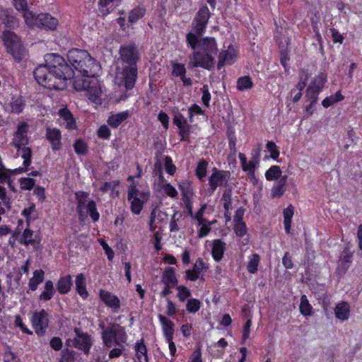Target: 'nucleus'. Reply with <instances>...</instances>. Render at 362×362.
Listing matches in <instances>:
<instances>
[{"label": "nucleus", "instance_id": "57", "mask_svg": "<svg viewBox=\"0 0 362 362\" xmlns=\"http://www.w3.org/2000/svg\"><path fill=\"white\" fill-rule=\"evenodd\" d=\"M234 229L236 235L240 237H243L247 233L246 226L243 221L236 222Z\"/></svg>", "mask_w": 362, "mask_h": 362}, {"label": "nucleus", "instance_id": "25", "mask_svg": "<svg viewBox=\"0 0 362 362\" xmlns=\"http://www.w3.org/2000/svg\"><path fill=\"white\" fill-rule=\"evenodd\" d=\"M168 215L165 212L153 209L151 213L150 221H149V228L151 231H154L157 228V221L162 222L166 219Z\"/></svg>", "mask_w": 362, "mask_h": 362}, {"label": "nucleus", "instance_id": "11", "mask_svg": "<svg viewBox=\"0 0 362 362\" xmlns=\"http://www.w3.org/2000/svg\"><path fill=\"white\" fill-rule=\"evenodd\" d=\"M326 81L327 74L324 72H320L308 87L306 97L310 102V106L317 102L318 95L322 91Z\"/></svg>", "mask_w": 362, "mask_h": 362}, {"label": "nucleus", "instance_id": "26", "mask_svg": "<svg viewBox=\"0 0 362 362\" xmlns=\"http://www.w3.org/2000/svg\"><path fill=\"white\" fill-rule=\"evenodd\" d=\"M260 147L252 153V159L247 162L245 165L242 166L243 171L247 172L248 175H254L255 168L259 163Z\"/></svg>", "mask_w": 362, "mask_h": 362}, {"label": "nucleus", "instance_id": "28", "mask_svg": "<svg viewBox=\"0 0 362 362\" xmlns=\"http://www.w3.org/2000/svg\"><path fill=\"white\" fill-rule=\"evenodd\" d=\"M72 286V278L71 275H66L59 279L57 282V288L61 294L67 293Z\"/></svg>", "mask_w": 362, "mask_h": 362}, {"label": "nucleus", "instance_id": "20", "mask_svg": "<svg viewBox=\"0 0 362 362\" xmlns=\"http://www.w3.org/2000/svg\"><path fill=\"white\" fill-rule=\"evenodd\" d=\"M59 122L62 126L65 127L68 129H74L76 128V121L72 114L66 108L59 110Z\"/></svg>", "mask_w": 362, "mask_h": 362}, {"label": "nucleus", "instance_id": "62", "mask_svg": "<svg viewBox=\"0 0 362 362\" xmlns=\"http://www.w3.org/2000/svg\"><path fill=\"white\" fill-rule=\"evenodd\" d=\"M98 135L100 138L106 139L110 137V131L107 126L103 125L99 128V129L98 131Z\"/></svg>", "mask_w": 362, "mask_h": 362}, {"label": "nucleus", "instance_id": "43", "mask_svg": "<svg viewBox=\"0 0 362 362\" xmlns=\"http://www.w3.org/2000/svg\"><path fill=\"white\" fill-rule=\"evenodd\" d=\"M146 9L142 7H137L131 11L129 15V21L132 23H136L144 17Z\"/></svg>", "mask_w": 362, "mask_h": 362}, {"label": "nucleus", "instance_id": "37", "mask_svg": "<svg viewBox=\"0 0 362 362\" xmlns=\"http://www.w3.org/2000/svg\"><path fill=\"white\" fill-rule=\"evenodd\" d=\"M18 151L21 152V157L23 158V165L25 167L24 169H18L19 172H23L27 170V167L31 163V157H32V151L30 148L25 147L23 146L20 148Z\"/></svg>", "mask_w": 362, "mask_h": 362}, {"label": "nucleus", "instance_id": "63", "mask_svg": "<svg viewBox=\"0 0 362 362\" xmlns=\"http://www.w3.org/2000/svg\"><path fill=\"white\" fill-rule=\"evenodd\" d=\"M293 214L294 207L292 205H289L287 208H286L284 210V221H291Z\"/></svg>", "mask_w": 362, "mask_h": 362}, {"label": "nucleus", "instance_id": "45", "mask_svg": "<svg viewBox=\"0 0 362 362\" xmlns=\"http://www.w3.org/2000/svg\"><path fill=\"white\" fill-rule=\"evenodd\" d=\"M281 170L278 165L272 166L265 173V177L268 180H274L281 177Z\"/></svg>", "mask_w": 362, "mask_h": 362}, {"label": "nucleus", "instance_id": "47", "mask_svg": "<svg viewBox=\"0 0 362 362\" xmlns=\"http://www.w3.org/2000/svg\"><path fill=\"white\" fill-rule=\"evenodd\" d=\"M11 112L19 114L22 112L24 107V103L21 98H13L12 101L10 103Z\"/></svg>", "mask_w": 362, "mask_h": 362}, {"label": "nucleus", "instance_id": "31", "mask_svg": "<svg viewBox=\"0 0 362 362\" xmlns=\"http://www.w3.org/2000/svg\"><path fill=\"white\" fill-rule=\"evenodd\" d=\"M174 123L180 129V134L182 138L189 134V125L187 124V119L182 115H175L174 118Z\"/></svg>", "mask_w": 362, "mask_h": 362}, {"label": "nucleus", "instance_id": "32", "mask_svg": "<svg viewBox=\"0 0 362 362\" xmlns=\"http://www.w3.org/2000/svg\"><path fill=\"white\" fill-rule=\"evenodd\" d=\"M76 288L78 293L82 298H87L88 292L86 287V278L83 274H79L76 277Z\"/></svg>", "mask_w": 362, "mask_h": 362}, {"label": "nucleus", "instance_id": "2", "mask_svg": "<svg viewBox=\"0 0 362 362\" xmlns=\"http://www.w3.org/2000/svg\"><path fill=\"white\" fill-rule=\"evenodd\" d=\"M119 59L122 63L121 78L127 90L134 88L137 79V62L141 54L138 47L134 42L120 46Z\"/></svg>", "mask_w": 362, "mask_h": 362}, {"label": "nucleus", "instance_id": "24", "mask_svg": "<svg viewBox=\"0 0 362 362\" xmlns=\"http://www.w3.org/2000/svg\"><path fill=\"white\" fill-rule=\"evenodd\" d=\"M226 245L221 240L216 239L212 243V256L216 262H219L223 258Z\"/></svg>", "mask_w": 362, "mask_h": 362}, {"label": "nucleus", "instance_id": "14", "mask_svg": "<svg viewBox=\"0 0 362 362\" xmlns=\"http://www.w3.org/2000/svg\"><path fill=\"white\" fill-rule=\"evenodd\" d=\"M29 126L26 122H21L18 124L17 130L13 134L12 144L17 148L18 150L21 147L25 146L28 143V132Z\"/></svg>", "mask_w": 362, "mask_h": 362}, {"label": "nucleus", "instance_id": "18", "mask_svg": "<svg viewBox=\"0 0 362 362\" xmlns=\"http://www.w3.org/2000/svg\"><path fill=\"white\" fill-rule=\"evenodd\" d=\"M74 343L76 348L83 351L86 354H88L92 343L88 334L78 333Z\"/></svg>", "mask_w": 362, "mask_h": 362}, {"label": "nucleus", "instance_id": "8", "mask_svg": "<svg viewBox=\"0 0 362 362\" xmlns=\"http://www.w3.org/2000/svg\"><path fill=\"white\" fill-rule=\"evenodd\" d=\"M102 337L104 344L109 348L113 344L122 346L127 338L124 327L117 323H112L105 328Z\"/></svg>", "mask_w": 362, "mask_h": 362}, {"label": "nucleus", "instance_id": "3", "mask_svg": "<svg viewBox=\"0 0 362 362\" xmlns=\"http://www.w3.org/2000/svg\"><path fill=\"white\" fill-rule=\"evenodd\" d=\"M189 57L188 67L194 69L202 67L211 69L215 64L214 57L217 54V45L214 37H198L196 48Z\"/></svg>", "mask_w": 362, "mask_h": 362}, {"label": "nucleus", "instance_id": "9", "mask_svg": "<svg viewBox=\"0 0 362 362\" xmlns=\"http://www.w3.org/2000/svg\"><path fill=\"white\" fill-rule=\"evenodd\" d=\"M25 21L30 27H38L48 30H54L58 25L59 21L49 13H40L36 15L33 12H25Z\"/></svg>", "mask_w": 362, "mask_h": 362}, {"label": "nucleus", "instance_id": "38", "mask_svg": "<svg viewBox=\"0 0 362 362\" xmlns=\"http://www.w3.org/2000/svg\"><path fill=\"white\" fill-rule=\"evenodd\" d=\"M19 243L24 245H35L36 243L35 239L33 238V231L26 228L19 240Z\"/></svg>", "mask_w": 362, "mask_h": 362}, {"label": "nucleus", "instance_id": "59", "mask_svg": "<svg viewBox=\"0 0 362 362\" xmlns=\"http://www.w3.org/2000/svg\"><path fill=\"white\" fill-rule=\"evenodd\" d=\"M202 93H203L202 97V103L204 105H206V107H209V102L211 100V94L209 91L208 86H206V85L204 86L203 88H202Z\"/></svg>", "mask_w": 362, "mask_h": 362}, {"label": "nucleus", "instance_id": "30", "mask_svg": "<svg viewBox=\"0 0 362 362\" xmlns=\"http://www.w3.org/2000/svg\"><path fill=\"white\" fill-rule=\"evenodd\" d=\"M129 117L128 112H122L109 117L107 123L112 128H117L122 122Z\"/></svg>", "mask_w": 362, "mask_h": 362}, {"label": "nucleus", "instance_id": "13", "mask_svg": "<svg viewBox=\"0 0 362 362\" xmlns=\"http://www.w3.org/2000/svg\"><path fill=\"white\" fill-rule=\"evenodd\" d=\"M31 321L35 333L39 336L43 335L49 324L47 313L45 310H42L40 312H35L32 316Z\"/></svg>", "mask_w": 362, "mask_h": 362}, {"label": "nucleus", "instance_id": "46", "mask_svg": "<svg viewBox=\"0 0 362 362\" xmlns=\"http://www.w3.org/2000/svg\"><path fill=\"white\" fill-rule=\"evenodd\" d=\"M207 165L208 163L204 160H202L198 163L195 172L197 177L200 180H202L206 175Z\"/></svg>", "mask_w": 362, "mask_h": 362}, {"label": "nucleus", "instance_id": "49", "mask_svg": "<svg viewBox=\"0 0 362 362\" xmlns=\"http://www.w3.org/2000/svg\"><path fill=\"white\" fill-rule=\"evenodd\" d=\"M201 306V303L199 300L195 298H191L188 300L186 309L189 313H196L197 312Z\"/></svg>", "mask_w": 362, "mask_h": 362}, {"label": "nucleus", "instance_id": "17", "mask_svg": "<svg viewBox=\"0 0 362 362\" xmlns=\"http://www.w3.org/2000/svg\"><path fill=\"white\" fill-rule=\"evenodd\" d=\"M236 58L235 50L231 46H228V49L223 50L218 56V69H221L225 65L232 64Z\"/></svg>", "mask_w": 362, "mask_h": 362}, {"label": "nucleus", "instance_id": "27", "mask_svg": "<svg viewBox=\"0 0 362 362\" xmlns=\"http://www.w3.org/2000/svg\"><path fill=\"white\" fill-rule=\"evenodd\" d=\"M287 181V176L284 175L281 177L277 182L274 185L272 189V197H280L285 192V186Z\"/></svg>", "mask_w": 362, "mask_h": 362}, {"label": "nucleus", "instance_id": "44", "mask_svg": "<svg viewBox=\"0 0 362 362\" xmlns=\"http://www.w3.org/2000/svg\"><path fill=\"white\" fill-rule=\"evenodd\" d=\"M300 311L305 316L312 315V306L308 302L306 296L303 295L300 298Z\"/></svg>", "mask_w": 362, "mask_h": 362}, {"label": "nucleus", "instance_id": "5", "mask_svg": "<svg viewBox=\"0 0 362 362\" xmlns=\"http://www.w3.org/2000/svg\"><path fill=\"white\" fill-rule=\"evenodd\" d=\"M80 64L82 65L81 69L75 70L81 74L85 78L76 80L74 83V88L77 90H87L90 98H94L93 100H95L100 96L103 92L101 84L95 77L96 75H88L86 74L85 71L88 70V69L86 68L87 65H85L84 62H81Z\"/></svg>", "mask_w": 362, "mask_h": 362}, {"label": "nucleus", "instance_id": "53", "mask_svg": "<svg viewBox=\"0 0 362 362\" xmlns=\"http://www.w3.org/2000/svg\"><path fill=\"white\" fill-rule=\"evenodd\" d=\"M35 185V180L33 178L25 177L20 180V186L22 189L30 190Z\"/></svg>", "mask_w": 362, "mask_h": 362}, {"label": "nucleus", "instance_id": "16", "mask_svg": "<svg viewBox=\"0 0 362 362\" xmlns=\"http://www.w3.org/2000/svg\"><path fill=\"white\" fill-rule=\"evenodd\" d=\"M46 138L50 142L53 151H59L62 147L61 132L57 128L47 127Z\"/></svg>", "mask_w": 362, "mask_h": 362}, {"label": "nucleus", "instance_id": "50", "mask_svg": "<svg viewBox=\"0 0 362 362\" xmlns=\"http://www.w3.org/2000/svg\"><path fill=\"white\" fill-rule=\"evenodd\" d=\"M177 297L181 302H184L187 298L191 296V292L188 288L185 286H179L177 287Z\"/></svg>", "mask_w": 362, "mask_h": 362}, {"label": "nucleus", "instance_id": "58", "mask_svg": "<svg viewBox=\"0 0 362 362\" xmlns=\"http://www.w3.org/2000/svg\"><path fill=\"white\" fill-rule=\"evenodd\" d=\"M119 181L115 180L112 182H105L100 187V189L103 192H107L109 190L114 191L115 187L119 185Z\"/></svg>", "mask_w": 362, "mask_h": 362}, {"label": "nucleus", "instance_id": "52", "mask_svg": "<svg viewBox=\"0 0 362 362\" xmlns=\"http://www.w3.org/2000/svg\"><path fill=\"white\" fill-rule=\"evenodd\" d=\"M13 4L18 11H23V16L24 18L25 12H32L28 9L26 0H13Z\"/></svg>", "mask_w": 362, "mask_h": 362}, {"label": "nucleus", "instance_id": "12", "mask_svg": "<svg viewBox=\"0 0 362 362\" xmlns=\"http://www.w3.org/2000/svg\"><path fill=\"white\" fill-rule=\"evenodd\" d=\"M230 173L228 171L219 170L214 168L213 173L209 179V185L210 190L214 192L218 187L227 185L230 178Z\"/></svg>", "mask_w": 362, "mask_h": 362}, {"label": "nucleus", "instance_id": "1", "mask_svg": "<svg viewBox=\"0 0 362 362\" xmlns=\"http://www.w3.org/2000/svg\"><path fill=\"white\" fill-rule=\"evenodd\" d=\"M45 64L39 65L33 71L37 83L48 89H62L64 81L74 76V71L64 59L57 54H47Z\"/></svg>", "mask_w": 362, "mask_h": 362}, {"label": "nucleus", "instance_id": "54", "mask_svg": "<svg viewBox=\"0 0 362 362\" xmlns=\"http://www.w3.org/2000/svg\"><path fill=\"white\" fill-rule=\"evenodd\" d=\"M266 147L270 153L271 158L276 160L279 156V151L277 149L276 144L273 141H268Z\"/></svg>", "mask_w": 362, "mask_h": 362}, {"label": "nucleus", "instance_id": "56", "mask_svg": "<svg viewBox=\"0 0 362 362\" xmlns=\"http://www.w3.org/2000/svg\"><path fill=\"white\" fill-rule=\"evenodd\" d=\"M186 73V69L184 64L176 63L173 66V74L176 76H184Z\"/></svg>", "mask_w": 362, "mask_h": 362}, {"label": "nucleus", "instance_id": "6", "mask_svg": "<svg viewBox=\"0 0 362 362\" xmlns=\"http://www.w3.org/2000/svg\"><path fill=\"white\" fill-rule=\"evenodd\" d=\"M210 17V12L207 6H202L199 8L192 25L194 33L189 32L187 34L186 40L187 45L192 49L196 48L198 42V37H202Z\"/></svg>", "mask_w": 362, "mask_h": 362}, {"label": "nucleus", "instance_id": "34", "mask_svg": "<svg viewBox=\"0 0 362 362\" xmlns=\"http://www.w3.org/2000/svg\"><path fill=\"white\" fill-rule=\"evenodd\" d=\"M54 293L55 289L53 282L51 280H47L45 284L44 291L40 295V299L44 301L49 300L54 296Z\"/></svg>", "mask_w": 362, "mask_h": 362}, {"label": "nucleus", "instance_id": "55", "mask_svg": "<svg viewBox=\"0 0 362 362\" xmlns=\"http://www.w3.org/2000/svg\"><path fill=\"white\" fill-rule=\"evenodd\" d=\"M165 193L172 198H175L177 196V192L176 189L171 185L170 183H165L162 186Z\"/></svg>", "mask_w": 362, "mask_h": 362}, {"label": "nucleus", "instance_id": "41", "mask_svg": "<svg viewBox=\"0 0 362 362\" xmlns=\"http://www.w3.org/2000/svg\"><path fill=\"white\" fill-rule=\"evenodd\" d=\"M253 86L252 79L249 76L240 77L237 81V88L240 91L249 90Z\"/></svg>", "mask_w": 362, "mask_h": 362}, {"label": "nucleus", "instance_id": "33", "mask_svg": "<svg viewBox=\"0 0 362 362\" xmlns=\"http://www.w3.org/2000/svg\"><path fill=\"white\" fill-rule=\"evenodd\" d=\"M162 281L165 285L175 286L177 284V279L173 268L168 267L165 270L162 276Z\"/></svg>", "mask_w": 362, "mask_h": 362}, {"label": "nucleus", "instance_id": "29", "mask_svg": "<svg viewBox=\"0 0 362 362\" xmlns=\"http://www.w3.org/2000/svg\"><path fill=\"white\" fill-rule=\"evenodd\" d=\"M45 277V272L42 269L34 271L33 277L29 280L28 286L31 291H35L37 286L41 284Z\"/></svg>", "mask_w": 362, "mask_h": 362}, {"label": "nucleus", "instance_id": "64", "mask_svg": "<svg viewBox=\"0 0 362 362\" xmlns=\"http://www.w3.org/2000/svg\"><path fill=\"white\" fill-rule=\"evenodd\" d=\"M176 307L175 303L170 299L167 300L166 313L168 316H173L176 313Z\"/></svg>", "mask_w": 362, "mask_h": 362}, {"label": "nucleus", "instance_id": "19", "mask_svg": "<svg viewBox=\"0 0 362 362\" xmlns=\"http://www.w3.org/2000/svg\"><path fill=\"white\" fill-rule=\"evenodd\" d=\"M88 194L84 192L79 191L76 192V197L77 200L76 210L80 219H83L86 216L87 203L90 201L88 200Z\"/></svg>", "mask_w": 362, "mask_h": 362}, {"label": "nucleus", "instance_id": "21", "mask_svg": "<svg viewBox=\"0 0 362 362\" xmlns=\"http://www.w3.org/2000/svg\"><path fill=\"white\" fill-rule=\"evenodd\" d=\"M206 269L205 263L202 259H198L192 269L186 271V277L190 281H196L199 278L200 273Z\"/></svg>", "mask_w": 362, "mask_h": 362}, {"label": "nucleus", "instance_id": "35", "mask_svg": "<svg viewBox=\"0 0 362 362\" xmlns=\"http://www.w3.org/2000/svg\"><path fill=\"white\" fill-rule=\"evenodd\" d=\"M117 0H98V4L100 11L106 16L114 10Z\"/></svg>", "mask_w": 362, "mask_h": 362}, {"label": "nucleus", "instance_id": "42", "mask_svg": "<svg viewBox=\"0 0 362 362\" xmlns=\"http://www.w3.org/2000/svg\"><path fill=\"white\" fill-rule=\"evenodd\" d=\"M86 214L90 215L94 222L98 221L100 214L97 211L96 204L93 200L88 202L87 207L86 209Z\"/></svg>", "mask_w": 362, "mask_h": 362}, {"label": "nucleus", "instance_id": "61", "mask_svg": "<svg viewBox=\"0 0 362 362\" xmlns=\"http://www.w3.org/2000/svg\"><path fill=\"white\" fill-rule=\"evenodd\" d=\"M352 252L348 249L346 248L344 250L341 255V261L342 263L349 264L351 262Z\"/></svg>", "mask_w": 362, "mask_h": 362}, {"label": "nucleus", "instance_id": "22", "mask_svg": "<svg viewBox=\"0 0 362 362\" xmlns=\"http://www.w3.org/2000/svg\"><path fill=\"white\" fill-rule=\"evenodd\" d=\"M158 319L162 325L163 332L165 339L170 340V338H173L175 331L174 323L163 315H159Z\"/></svg>", "mask_w": 362, "mask_h": 362}, {"label": "nucleus", "instance_id": "60", "mask_svg": "<svg viewBox=\"0 0 362 362\" xmlns=\"http://www.w3.org/2000/svg\"><path fill=\"white\" fill-rule=\"evenodd\" d=\"M165 165L168 173L173 175L175 172L176 168L173 163L172 159L169 156H166L165 158Z\"/></svg>", "mask_w": 362, "mask_h": 362}, {"label": "nucleus", "instance_id": "4", "mask_svg": "<svg viewBox=\"0 0 362 362\" xmlns=\"http://www.w3.org/2000/svg\"><path fill=\"white\" fill-rule=\"evenodd\" d=\"M67 59L74 69H81V62H84L86 66V74L88 75H97L100 71V65L90 57L89 53L83 49H72L67 54Z\"/></svg>", "mask_w": 362, "mask_h": 362}, {"label": "nucleus", "instance_id": "39", "mask_svg": "<svg viewBox=\"0 0 362 362\" xmlns=\"http://www.w3.org/2000/svg\"><path fill=\"white\" fill-rule=\"evenodd\" d=\"M136 356L138 362H148L147 349L143 343L136 344Z\"/></svg>", "mask_w": 362, "mask_h": 362}, {"label": "nucleus", "instance_id": "40", "mask_svg": "<svg viewBox=\"0 0 362 362\" xmlns=\"http://www.w3.org/2000/svg\"><path fill=\"white\" fill-rule=\"evenodd\" d=\"M260 262L259 256L254 253L249 257L247 269L250 274H255L257 272V268Z\"/></svg>", "mask_w": 362, "mask_h": 362}, {"label": "nucleus", "instance_id": "15", "mask_svg": "<svg viewBox=\"0 0 362 362\" xmlns=\"http://www.w3.org/2000/svg\"><path fill=\"white\" fill-rule=\"evenodd\" d=\"M100 298L107 307L112 309L113 313H118L120 308V300L116 296L109 291L101 290L100 291Z\"/></svg>", "mask_w": 362, "mask_h": 362}, {"label": "nucleus", "instance_id": "36", "mask_svg": "<svg viewBox=\"0 0 362 362\" xmlns=\"http://www.w3.org/2000/svg\"><path fill=\"white\" fill-rule=\"evenodd\" d=\"M221 200L223 201V208L225 209V215L228 216L229 211L232 209V189L226 188L223 194Z\"/></svg>", "mask_w": 362, "mask_h": 362}, {"label": "nucleus", "instance_id": "48", "mask_svg": "<svg viewBox=\"0 0 362 362\" xmlns=\"http://www.w3.org/2000/svg\"><path fill=\"white\" fill-rule=\"evenodd\" d=\"M182 215L181 213L178 211H175L172 218L170 223V232H177L180 230L179 226H177V222L180 221L182 218Z\"/></svg>", "mask_w": 362, "mask_h": 362}, {"label": "nucleus", "instance_id": "51", "mask_svg": "<svg viewBox=\"0 0 362 362\" xmlns=\"http://www.w3.org/2000/svg\"><path fill=\"white\" fill-rule=\"evenodd\" d=\"M74 147L77 154L84 155L87 152V145L86 142L81 139H78L76 141Z\"/></svg>", "mask_w": 362, "mask_h": 362}, {"label": "nucleus", "instance_id": "10", "mask_svg": "<svg viewBox=\"0 0 362 362\" xmlns=\"http://www.w3.org/2000/svg\"><path fill=\"white\" fill-rule=\"evenodd\" d=\"M149 196V192L140 190L135 185H130L128 189L127 199L131 204L132 212L136 215L139 214Z\"/></svg>", "mask_w": 362, "mask_h": 362}, {"label": "nucleus", "instance_id": "7", "mask_svg": "<svg viewBox=\"0 0 362 362\" xmlns=\"http://www.w3.org/2000/svg\"><path fill=\"white\" fill-rule=\"evenodd\" d=\"M2 39L6 50L17 62L22 60L27 54V50L23 45L20 37L11 30H5Z\"/></svg>", "mask_w": 362, "mask_h": 362}, {"label": "nucleus", "instance_id": "23", "mask_svg": "<svg viewBox=\"0 0 362 362\" xmlns=\"http://www.w3.org/2000/svg\"><path fill=\"white\" fill-rule=\"evenodd\" d=\"M335 316L341 321H346L350 315V306L346 302L338 303L334 308Z\"/></svg>", "mask_w": 362, "mask_h": 362}]
</instances>
